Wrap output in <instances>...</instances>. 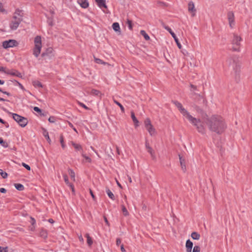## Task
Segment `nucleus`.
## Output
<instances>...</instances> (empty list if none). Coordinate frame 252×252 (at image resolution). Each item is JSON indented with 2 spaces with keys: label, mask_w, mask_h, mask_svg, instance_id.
<instances>
[{
  "label": "nucleus",
  "mask_w": 252,
  "mask_h": 252,
  "mask_svg": "<svg viewBox=\"0 0 252 252\" xmlns=\"http://www.w3.org/2000/svg\"><path fill=\"white\" fill-rule=\"evenodd\" d=\"M173 103L183 116L195 127L198 132L201 134L205 133L206 131L205 125L207 126L210 131L217 134H221L224 131L226 125L221 116L217 115L208 116L207 114H204L201 120L191 116L179 102L175 101Z\"/></svg>",
  "instance_id": "obj_1"
},
{
  "label": "nucleus",
  "mask_w": 252,
  "mask_h": 252,
  "mask_svg": "<svg viewBox=\"0 0 252 252\" xmlns=\"http://www.w3.org/2000/svg\"><path fill=\"white\" fill-rule=\"evenodd\" d=\"M33 42L34 46L32 49V53L36 58H37L41 53L42 47L41 36L40 35L36 36L34 38Z\"/></svg>",
  "instance_id": "obj_2"
},
{
  "label": "nucleus",
  "mask_w": 252,
  "mask_h": 252,
  "mask_svg": "<svg viewBox=\"0 0 252 252\" xmlns=\"http://www.w3.org/2000/svg\"><path fill=\"white\" fill-rule=\"evenodd\" d=\"M22 20V14L20 11H16L13 16V20L10 25L11 30H15L18 27Z\"/></svg>",
  "instance_id": "obj_3"
},
{
  "label": "nucleus",
  "mask_w": 252,
  "mask_h": 252,
  "mask_svg": "<svg viewBox=\"0 0 252 252\" xmlns=\"http://www.w3.org/2000/svg\"><path fill=\"white\" fill-rule=\"evenodd\" d=\"M242 41V38L237 34H233L232 40V50L234 51L240 52L241 42Z\"/></svg>",
  "instance_id": "obj_4"
},
{
  "label": "nucleus",
  "mask_w": 252,
  "mask_h": 252,
  "mask_svg": "<svg viewBox=\"0 0 252 252\" xmlns=\"http://www.w3.org/2000/svg\"><path fill=\"white\" fill-rule=\"evenodd\" d=\"M9 114L12 116L13 119L21 127H25L28 123V121L27 118L20 116L17 114L9 112Z\"/></svg>",
  "instance_id": "obj_5"
},
{
  "label": "nucleus",
  "mask_w": 252,
  "mask_h": 252,
  "mask_svg": "<svg viewBox=\"0 0 252 252\" xmlns=\"http://www.w3.org/2000/svg\"><path fill=\"white\" fill-rule=\"evenodd\" d=\"M144 125L146 130L151 136H155L157 134L156 129L151 123L149 118L146 119L144 121Z\"/></svg>",
  "instance_id": "obj_6"
},
{
  "label": "nucleus",
  "mask_w": 252,
  "mask_h": 252,
  "mask_svg": "<svg viewBox=\"0 0 252 252\" xmlns=\"http://www.w3.org/2000/svg\"><path fill=\"white\" fill-rule=\"evenodd\" d=\"M17 42L15 40L10 39L3 42L2 46L4 48L13 47L16 46Z\"/></svg>",
  "instance_id": "obj_7"
},
{
  "label": "nucleus",
  "mask_w": 252,
  "mask_h": 252,
  "mask_svg": "<svg viewBox=\"0 0 252 252\" xmlns=\"http://www.w3.org/2000/svg\"><path fill=\"white\" fill-rule=\"evenodd\" d=\"M227 16L229 26L231 28H233L235 25L234 14L232 11H229L228 12Z\"/></svg>",
  "instance_id": "obj_8"
},
{
  "label": "nucleus",
  "mask_w": 252,
  "mask_h": 252,
  "mask_svg": "<svg viewBox=\"0 0 252 252\" xmlns=\"http://www.w3.org/2000/svg\"><path fill=\"white\" fill-rule=\"evenodd\" d=\"M188 10L191 13L192 17H194L195 15L196 9L193 2L190 1L189 3Z\"/></svg>",
  "instance_id": "obj_9"
},
{
  "label": "nucleus",
  "mask_w": 252,
  "mask_h": 252,
  "mask_svg": "<svg viewBox=\"0 0 252 252\" xmlns=\"http://www.w3.org/2000/svg\"><path fill=\"white\" fill-rule=\"evenodd\" d=\"M145 145L146 149L147 150L148 152L150 154L152 158L153 159H155L156 156L155 155V152L153 149L150 146L149 143L147 142H146Z\"/></svg>",
  "instance_id": "obj_10"
},
{
  "label": "nucleus",
  "mask_w": 252,
  "mask_h": 252,
  "mask_svg": "<svg viewBox=\"0 0 252 252\" xmlns=\"http://www.w3.org/2000/svg\"><path fill=\"white\" fill-rule=\"evenodd\" d=\"M6 74H9V75H11L13 76H18V77L21 76L20 73H19V72H18L17 71L14 70L7 69Z\"/></svg>",
  "instance_id": "obj_11"
},
{
  "label": "nucleus",
  "mask_w": 252,
  "mask_h": 252,
  "mask_svg": "<svg viewBox=\"0 0 252 252\" xmlns=\"http://www.w3.org/2000/svg\"><path fill=\"white\" fill-rule=\"evenodd\" d=\"M95 0L98 6L100 8H107V6L105 3V0Z\"/></svg>",
  "instance_id": "obj_12"
},
{
  "label": "nucleus",
  "mask_w": 252,
  "mask_h": 252,
  "mask_svg": "<svg viewBox=\"0 0 252 252\" xmlns=\"http://www.w3.org/2000/svg\"><path fill=\"white\" fill-rule=\"evenodd\" d=\"M71 144L73 146V147L76 150V151H80L81 152V153L82 152H83V148L81 145H80L79 144L75 143L73 142H71Z\"/></svg>",
  "instance_id": "obj_13"
},
{
  "label": "nucleus",
  "mask_w": 252,
  "mask_h": 252,
  "mask_svg": "<svg viewBox=\"0 0 252 252\" xmlns=\"http://www.w3.org/2000/svg\"><path fill=\"white\" fill-rule=\"evenodd\" d=\"M77 1L80 6L84 8H86L89 6L87 0H78Z\"/></svg>",
  "instance_id": "obj_14"
},
{
  "label": "nucleus",
  "mask_w": 252,
  "mask_h": 252,
  "mask_svg": "<svg viewBox=\"0 0 252 252\" xmlns=\"http://www.w3.org/2000/svg\"><path fill=\"white\" fill-rule=\"evenodd\" d=\"M180 162L181 166V168L183 171H185L186 170V162L185 159L183 158L180 156H179Z\"/></svg>",
  "instance_id": "obj_15"
},
{
  "label": "nucleus",
  "mask_w": 252,
  "mask_h": 252,
  "mask_svg": "<svg viewBox=\"0 0 252 252\" xmlns=\"http://www.w3.org/2000/svg\"><path fill=\"white\" fill-rule=\"evenodd\" d=\"M131 117L132 119V121L134 123L135 127H137L139 126V121L135 116L134 113L133 112H131Z\"/></svg>",
  "instance_id": "obj_16"
},
{
  "label": "nucleus",
  "mask_w": 252,
  "mask_h": 252,
  "mask_svg": "<svg viewBox=\"0 0 252 252\" xmlns=\"http://www.w3.org/2000/svg\"><path fill=\"white\" fill-rule=\"evenodd\" d=\"M63 178H64V182H65L66 185H67L71 188L72 191L73 192H74V189L73 188V185L71 184H70L69 182V181H68V179L67 175H63Z\"/></svg>",
  "instance_id": "obj_17"
},
{
  "label": "nucleus",
  "mask_w": 252,
  "mask_h": 252,
  "mask_svg": "<svg viewBox=\"0 0 252 252\" xmlns=\"http://www.w3.org/2000/svg\"><path fill=\"white\" fill-rule=\"evenodd\" d=\"M32 84L34 87L37 89L42 88L43 87L42 84L38 80L33 81Z\"/></svg>",
  "instance_id": "obj_18"
},
{
  "label": "nucleus",
  "mask_w": 252,
  "mask_h": 252,
  "mask_svg": "<svg viewBox=\"0 0 252 252\" xmlns=\"http://www.w3.org/2000/svg\"><path fill=\"white\" fill-rule=\"evenodd\" d=\"M113 29L116 32H121L119 24L117 22L114 23L112 25Z\"/></svg>",
  "instance_id": "obj_19"
},
{
  "label": "nucleus",
  "mask_w": 252,
  "mask_h": 252,
  "mask_svg": "<svg viewBox=\"0 0 252 252\" xmlns=\"http://www.w3.org/2000/svg\"><path fill=\"white\" fill-rule=\"evenodd\" d=\"M191 237L194 240H199L200 238V235L198 233L193 232L191 233Z\"/></svg>",
  "instance_id": "obj_20"
},
{
  "label": "nucleus",
  "mask_w": 252,
  "mask_h": 252,
  "mask_svg": "<svg viewBox=\"0 0 252 252\" xmlns=\"http://www.w3.org/2000/svg\"><path fill=\"white\" fill-rule=\"evenodd\" d=\"M94 60L95 62L96 63H97L102 64H104V65L107 64L108 65H110V64L109 63H106V62H103L102 60H101L100 59L94 57Z\"/></svg>",
  "instance_id": "obj_21"
},
{
  "label": "nucleus",
  "mask_w": 252,
  "mask_h": 252,
  "mask_svg": "<svg viewBox=\"0 0 252 252\" xmlns=\"http://www.w3.org/2000/svg\"><path fill=\"white\" fill-rule=\"evenodd\" d=\"M106 193L108 195V196L110 198H111L112 200H115V196L114 194L110 191L109 189H106Z\"/></svg>",
  "instance_id": "obj_22"
},
{
  "label": "nucleus",
  "mask_w": 252,
  "mask_h": 252,
  "mask_svg": "<svg viewBox=\"0 0 252 252\" xmlns=\"http://www.w3.org/2000/svg\"><path fill=\"white\" fill-rule=\"evenodd\" d=\"M193 247V243L190 240H188L186 241V249H192Z\"/></svg>",
  "instance_id": "obj_23"
},
{
  "label": "nucleus",
  "mask_w": 252,
  "mask_h": 252,
  "mask_svg": "<svg viewBox=\"0 0 252 252\" xmlns=\"http://www.w3.org/2000/svg\"><path fill=\"white\" fill-rule=\"evenodd\" d=\"M90 94L95 96H99L101 94V93L98 90L93 89L91 90Z\"/></svg>",
  "instance_id": "obj_24"
},
{
  "label": "nucleus",
  "mask_w": 252,
  "mask_h": 252,
  "mask_svg": "<svg viewBox=\"0 0 252 252\" xmlns=\"http://www.w3.org/2000/svg\"><path fill=\"white\" fill-rule=\"evenodd\" d=\"M81 155L85 158L86 162L89 163L91 162V158L87 156L84 152L82 153Z\"/></svg>",
  "instance_id": "obj_25"
},
{
  "label": "nucleus",
  "mask_w": 252,
  "mask_h": 252,
  "mask_svg": "<svg viewBox=\"0 0 252 252\" xmlns=\"http://www.w3.org/2000/svg\"><path fill=\"white\" fill-rule=\"evenodd\" d=\"M140 33L141 35H142L144 36L145 40H149L150 39L149 36L146 33V32H145V31L141 30L140 31Z\"/></svg>",
  "instance_id": "obj_26"
},
{
  "label": "nucleus",
  "mask_w": 252,
  "mask_h": 252,
  "mask_svg": "<svg viewBox=\"0 0 252 252\" xmlns=\"http://www.w3.org/2000/svg\"><path fill=\"white\" fill-rule=\"evenodd\" d=\"M86 237H87V243H88V245L90 246H91L93 244V240H92V238L89 236V234H86Z\"/></svg>",
  "instance_id": "obj_27"
},
{
  "label": "nucleus",
  "mask_w": 252,
  "mask_h": 252,
  "mask_svg": "<svg viewBox=\"0 0 252 252\" xmlns=\"http://www.w3.org/2000/svg\"><path fill=\"white\" fill-rule=\"evenodd\" d=\"M14 186L18 190H23L24 189L23 185L20 184H15Z\"/></svg>",
  "instance_id": "obj_28"
},
{
  "label": "nucleus",
  "mask_w": 252,
  "mask_h": 252,
  "mask_svg": "<svg viewBox=\"0 0 252 252\" xmlns=\"http://www.w3.org/2000/svg\"><path fill=\"white\" fill-rule=\"evenodd\" d=\"M68 173H69V174L70 176L71 179L74 181L75 180V175L74 172L71 169H69Z\"/></svg>",
  "instance_id": "obj_29"
},
{
  "label": "nucleus",
  "mask_w": 252,
  "mask_h": 252,
  "mask_svg": "<svg viewBox=\"0 0 252 252\" xmlns=\"http://www.w3.org/2000/svg\"><path fill=\"white\" fill-rule=\"evenodd\" d=\"M122 212H123V213L124 216H128L129 213L125 206H124V205L122 206Z\"/></svg>",
  "instance_id": "obj_30"
},
{
  "label": "nucleus",
  "mask_w": 252,
  "mask_h": 252,
  "mask_svg": "<svg viewBox=\"0 0 252 252\" xmlns=\"http://www.w3.org/2000/svg\"><path fill=\"white\" fill-rule=\"evenodd\" d=\"M0 144H1L3 147L5 148L8 146L7 143L4 141L2 138H0Z\"/></svg>",
  "instance_id": "obj_31"
},
{
  "label": "nucleus",
  "mask_w": 252,
  "mask_h": 252,
  "mask_svg": "<svg viewBox=\"0 0 252 252\" xmlns=\"http://www.w3.org/2000/svg\"><path fill=\"white\" fill-rule=\"evenodd\" d=\"M40 235L41 237H42L43 238H46L47 236V233L46 231L44 230H42L40 231Z\"/></svg>",
  "instance_id": "obj_32"
},
{
  "label": "nucleus",
  "mask_w": 252,
  "mask_h": 252,
  "mask_svg": "<svg viewBox=\"0 0 252 252\" xmlns=\"http://www.w3.org/2000/svg\"><path fill=\"white\" fill-rule=\"evenodd\" d=\"M114 102L117 104L118 105V106H119L122 110V112H124V107L122 106V105L119 102H118L117 101H116V100H114Z\"/></svg>",
  "instance_id": "obj_33"
},
{
  "label": "nucleus",
  "mask_w": 252,
  "mask_h": 252,
  "mask_svg": "<svg viewBox=\"0 0 252 252\" xmlns=\"http://www.w3.org/2000/svg\"><path fill=\"white\" fill-rule=\"evenodd\" d=\"M200 251V248L198 246H195L193 249L192 252H199Z\"/></svg>",
  "instance_id": "obj_34"
},
{
  "label": "nucleus",
  "mask_w": 252,
  "mask_h": 252,
  "mask_svg": "<svg viewBox=\"0 0 252 252\" xmlns=\"http://www.w3.org/2000/svg\"><path fill=\"white\" fill-rule=\"evenodd\" d=\"M0 174L3 178H6L7 176V174L6 172H3L1 169H0Z\"/></svg>",
  "instance_id": "obj_35"
},
{
  "label": "nucleus",
  "mask_w": 252,
  "mask_h": 252,
  "mask_svg": "<svg viewBox=\"0 0 252 252\" xmlns=\"http://www.w3.org/2000/svg\"><path fill=\"white\" fill-rule=\"evenodd\" d=\"M48 121L49 122L51 123H54L56 122V118L55 117L53 116L50 117L48 119Z\"/></svg>",
  "instance_id": "obj_36"
},
{
  "label": "nucleus",
  "mask_w": 252,
  "mask_h": 252,
  "mask_svg": "<svg viewBox=\"0 0 252 252\" xmlns=\"http://www.w3.org/2000/svg\"><path fill=\"white\" fill-rule=\"evenodd\" d=\"M0 252H8L7 247H0Z\"/></svg>",
  "instance_id": "obj_37"
},
{
  "label": "nucleus",
  "mask_w": 252,
  "mask_h": 252,
  "mask_svg": "<svg viewBox=\"0 0 252 252\" xmlns=\"http://www.w3.org/2000/svg\"><path fill=\"white\" fill-rule=\"evenodd\" d=\"M60 142L61 143V145H62V147L64 148L65 147V145L63 143V136H61L60 137Z\"/></svg>",
  "instance_id": "obj_38"
},
{
  "label": "nucleus",
  "mask_w": 252,
  "mask_h": 252,
  "mask_svg": "<svg viewBox=\"0 0 252 252\" xmlns=\"http://www.w3.org/2000/svg\"><path fill=\"white\" fill-rule=\"evenodd\" d=\"M181 50L182 53L184 54L185 56H188L189 55L188 52L185 50V49H180Z\"/></svg>",
  "instance_id": "obj_39"
},
{
  "label": "nucleus",
  "mask_w": 252,
  "mask_h": 252,
  "mask_svg": "<svg viewBox=\"0 0 252 252\" xmlns=\"http://www.w3.org/2000/svg\"><path fill=\"white\" fill-rule=\"evenodd\" d=\"M127 24H128V28L130 29V30H132V22L130 20H127Z\"/></svg>",
  "instance_id": "obj_40"
},
{
  "label": "nucleus",
  "mask_w": 252,
  "mask_h": 252,
  "mask_svg": "<svg viewBox=\"0 0 252 252\" xmlns=\"http://www.w3.org/2000/svg\"><path fill=\"white\" fill-rule=\"evenodd\" d=\"M44 136L46 137L47 140H48V141L49 142H50L51 140H50V138H49V135H48V132H47V131H45V132L44 133Z\"/></svg>",
  "instance_id": "obj_41"
},
{
  "label": "nucleus",
  "mask_w": 252,
  "mask_h": 252,
  "mask_svg": "<svg viewBox=\"0 0 252 252\" xmlns=\"http://www.w3.org/2000/svg\"><path fill=\"white\" fill-rule=\"evenodd\" d=\"M22 165L25 167L27 170H31V168L30 167L29 165H28V164L25 163H22Z\"/></svg>",
  "instance_id": "obj_42"
},
{
  "label": "nucleus",
  "mask_w": 252,
  "mask_h": 252,
  "mask_svg": "<svg viewBox=\"0 0 252 252\" xmlns=\"http://www.w3.org/2000/svg\"><path fill=\"white\" fill-rule=\"evenodd\" d=\"M6 70L7 69L5 67H4L3 66H0V71H2L6 74Z\"/></svg>",
  "instance_id": "obj_43"
},
{
  "label": "nucleus",
  "mask_w": 252,
  "mask_h": 252,
  "mask_svg": "<svg viewBox=\"0 0 252 252\" xmlns=\"http://www.w3.org/2000/svg\"><path fill=\"white\" fill-rule=\"evenodd\" d=\"M164 28L167 31H168L170 34L173 32L171 30V29L169 27H168V26H164Z\"/></svg>",
  "instance_id": "obj_44"
},
{
  "label": "nucleus",
  "mask_w": 252,
  "mask_h": 252,
  "mask_svg": "<svg viewBox=\"0 0 252 252\" xmlns=\"http://www.w3.org/2000/svg\"><path fill=\"white\" fill-rule=\"evenodd\" d=\"M78 103H79V104L80 106H81L82 107H83V108H84L85 109H87V110L89 109V108H88L87 106H86L84 104H83V103L79 102Z\"/></svg>",
  "instance_id": "obj_45"
},
{
  "label": "nucleus",
  "mask_w": 252,
  "mask_h": 252,
  "mask_svg": "<svg viewBox=\"0 0 252 252\" xmlns=\"http://www.w3.org/2000/svg\"><path fill=\"white\" fill-rule=\"evenodd\" d=\"M176 44H177V45L178 46V47L180 49H182V46L181 44V43L179 42V40L178 41H175Z\"/></svg>",
  "instance_id": "obj_46"
},
{
  "label": "nucleus",
  "mask_w": 252,
  "mask_h": 252,
  "mask_svg": "<svg viewBox=\"0 0 252 252\" xmlns=\"http://www.w3.org/2000/svg\"><path fill=\"white\" fill-rule=\"evenodd\" d=\"M33 110H34L35 111L37 112H41V111L40 109H39V108L38 107H34V108H33Z\"/></svg>",
  "instance_id": "obj_47"
},
{
  "label": "nucleus",
  "mask_w": 252,
  "mask_h": 252,
  "mask_svg": "<svg viewBox=\"0 0 252 252\" xmlns=\"http://www.w3.org/2000/svg\"><path fill=\"white\" fill-rule=\"evenodd\" d=\"M103 218H104V221H105L106 225H107L108 226H109L110 224H109L107 218H106V217L104 216Z\"/></svg>",
  "instance_id": "obj_48"
},
{
  "label": "nucleus",
  "mask_w": 252,
  "mask_h": 252,
  "mask_svg": "<svg viewBox=\"0 0 252 252\" xmlns=\"http://www.w3.org/2000/svg\"><path fill=\"white\" fill-rule=\"evenodd\" d=\"M121 243V240L120 238H117L116 240V245L117 246L119 245Z\"/></svg>",
  "instance_id": "obj_49"
},
{
  "label": "nucleus",
  "mask_w": 252,
  "mask_h": 252,
  "mask_svg": "<svg viewBox=\"0 0 252 252\" xmlns=\"http://www.w3.org/2000/svg\"><path fill=\"white\" fill-rule=\"evenodd\" d=\"M90 192L93 199L95 200V197L91 189L90 190Z\"/></svg>",
  "instance_id": "obj_50"
},
{
  "label": "nucleus",
  "mask_w": 252,
  "mask_h": 252,
  "mask_svg": "<svg viewBox=\"0 0 252 252\" xmlns=\"http://www.w3.org/2000/svg\"><path fill=\"white\" fill-rule=\"evenodd\" d=\"M6 191V190L4 188H0V192L1 193H5Z\"/></svg>",
  "instance_id": "obj_51"
},
{
  "label": "nucleus",
  "mask_w": 252,
  "mask_h": 252,
  "mask_svg": "<svg viewBox=\"0 0 252 252\" xmlns=\"http://www.w3.org/2000/svg\"><path fill=\"white\" fill-rule=\"evenodd\" d=\"M121 250L122 252H126V250L124 248V245H122L121 246Z\"/></svg>",
  "instance_id": "obj_52"
},
{
  "label": "nucleus",
  "mask_w": 252,
  "mask_h": 252,
  "mask_svg": "<svg viewBox=\"0 0 252 252\" xmlns=\"http://www.w3.org/2000/svg\"><path fill=\"white\" fill-rule=\"evenodd\" d=\"M79 239L80 241L82 243L84 242L83 238V237L81 235L79 236Z\"/></svg>",
  "instance_id": "obj_53"
},
{
  "label": "nucleus",
  "mask_w": 252,
  "mask_h": 252,
  "mask_svg": "<svg viewBox=\"0 0 252 252\" xmlns=\"http://www.w3.org/2000/svg\"><path fill=\"white\" fill-rule=\"evenodd\" d=\"M32 224V225L34 224V223H35V220L33 219V218H32V222H31Z\"/></svg>",
  "instance_id": "obj_54"
},
{
  "label": "nucleus",
  "mask_w": 252,
  "mask_h": 252,
  "mask_svg": "<svg viewBox=\"0 0 252 252\" xmlns=\"http://www.w3.org/2000/svg\"><path fill=\"white\" fill-rule=\"evenodd\" d=\"M48 221H49V222L51 223H54V221L53 220V219H50L48 220Z\"/></svg>",
  "instance_id": "obj_55"
},
{
  "label": "nucleus",
  "mask_w": 252,
  "mask_h": 252,
  "mask_svg": "<svg viewBox=\"0 0 252 252\" xmlns=\"http://www.w3.org/2000/svg\"><path fill=\"white\" fill-rule=\"evenodd\" d=\"M190 87L192 88L193 90H196V87L192 84L190 85Z\"/></svg>",
  "instance_id": "obj_56"
},
{
  "label": "nucleus",
  "mask_w": 252,
  "mask_h": 252,
  "mask_svg": "<svg viewBox=\"0 0 252 252\" xmlns=\"http://www.w3.org/2000/svg\"><path fill=\"white\" fill-rule=\"evenodd\" d=\"M116 182H117V185L121 188H122V186L121 185V184L119 183V182L118 181H116Z\"/></svg>",
  "instance_id": "obj_57"
},
{
  "label": "nucleus",
  "mask_w": 252,
  "mask_h": 252,
  "mask_svg": "<svg viewBox=\"0 0 252 252\" xmlns=\"http://www.w3.org/2000/svg\"><path fill=\"white\" fill-rule=\"evenodd\" d=\"M127 177H128V179L129 182L130 183H131L132 182V180H131V177L129 176H127Z\"/></svg>",
  "instance_id": "obj_58"
},
{
  "label": "nucleus",
  "mask_w": 252,
  "mask_h": 252,
  "mask_svg": "<svg viewBox=\"0 0 252 252\" xmlns=\"http://www.w3.org/2000/svg\"><path fill=\"white\" fill-rule=\"evenodd\" d=\"M2 93L6 94L7 95H10V94L8 92H2Z\"/></svg>",
  "instance_id": "obj_59"
},
{
  "label": "nucleus",
  "mask_w": 252,
  "mask_h": 252,
  "mask_svg": "<svg viewBox=\"0 0 252 252\" xmlns=\"http://www.w3.org/2000/svg\"><path fill=\"white\" fill-rule=\"evenodd\" d=\"M0 123L3 124L5 123V122L3 120H2L1 118H0Z\"/></svg>",
  "instance_id": "obj_60"
},
{
  "label": "nucleus",
  "mask_w": 252,
  "mask_h": 252,
  "mask_svg": "<svg viewBox=\"0 0 252 252\" xmlns=\"http://www.w3.org/2000/svg\"><path fill=\"white\" fill-rule=\"evenodd\" d=\"M192 249H187V252H191Z\"/></svg>",
  "instance_id": "obj_61"
},
{
  "label": "nucleus",
  "mask_w": 252,
  "mask_h": 252,
  "mask_svg": "<svg viewBox=\"0 0 252 252\" xmlns=\"http://www.w3.org/2000/svg\"><path fill=\"white\" fill-rule=\"evenodd\" d=\"M171 35H172V36L173 37V38H174V37L176 36L175 34L173 32L172 33H171Z\"/></svg>",
  "instance_id": "obj_62"
},
{
  "label": "nucleus",
  "mask_w": 252,
  "mask_h": 252,
  "mask_svg": "<svg viewBox=\"0 0 252 252\" xmlns=\"http://www.w3.org/2000/svg\"><path fill=\"white\" fill-rule=\"evenodd\" d=\"M4 81L1 80L0 79V85H3V84H4Z\"/></svg>",
  "instance_id": "obj_63"
},
{
  "label": "nucleus",
  "mask_w": 252,
  "mask_h": 252,
  "mask_svg": "<svg viewBox=\"0 0 252 252\" xmlns=\"http://www.w3.org/2000/svg\"><path fill=\"white\" fill-rule=\"evenodd\" d=\"M46 54H47V53L46 52H44V53H43L41 55H42V57H44V56H45L46 55Z\"/></svg>",
  "instance_id": "obj_64"
}]
</instances>
